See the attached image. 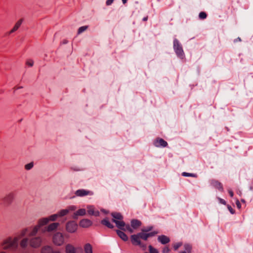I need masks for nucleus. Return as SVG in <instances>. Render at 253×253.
<instances>
[{"instance_id": "1", "label": "nucleus", "mask_w": 253, "mask_h": 253, "mask_svg": "<svg viewBox=\"0 0 253 253\" xmlns=\"http://www.w3.org/2000/svg\"><path fill=\"white\" fill-rule=\"evenodd\" d=\"M40 228L36 225L33 227L26 228L23 229L19 235V237H15L14 238L8 237L4 240L1 243L3 249L4 250H14L17 248L18 246L19 239L24 236L28 233L29 237H34L36 235Z\"/></svg>"}, {"instance_id": "2", "label": "nucleus", "mask_w": 253, "mask_h": 253, "mask_svg": "<svg viewBox=\"0 0 253 253\" xmlns=\"http://www.w3.org/2000/svg\"><path fill=\"white\" fill-rule=\"evenodd\" d=\"M148 238L147 233L145 232H140L136 235H133L131 236V241L133 244L135 245H139L141 246V241L140 239H142L146 241Z\"/></svg>"}, {"instance_id": "3", "label": "nucleus", "mask_w": 253, "mask_h": 253, "mask_svg": "<svg viewBox=\"0 0 253 253\" xmlns=\"http://www.w3.org/2000/svg\"><path fill=\"white\" fill-rule=\"evenodd\" d=\"M173 48L176 55L180 58L182 59L184 56L182 47L178 40L176 39L173 41Z\"/></svg>"}, {"instance_id": "4", "label": "nucleus", "mask_w": 253, "mask_h": 253, "mask_svg": "<svg viewBox=\"0 0 253 253\" xmlns=\"http://www.w3.org/2000/svg\"><path fill=\"white\" fill-rule=\"evenodd\" d=\"M14 199V194L9 192L1 199V204L5 207L10 206Z\"/></svg>"}, {"instance_id": "5", "label": "nucleus", "mask_w": 253, "mask_h": 253, "mask_svg": "<svg viewBox=\"0 0 253 253\" xmlns=\"http://www.w3.org/2000/svg\"><path fill=\"white\" fill-rule=\"evenodd\" d=\"M53 242L57 246H61L64 242L63 235L59 232L55 233L53 237Z\"/></svg>"}, {"instance_id": "6", "label": "nucleus", "mask_w": 253, "mask_h": 253, "mask_svg": "<svg viewBox=\"0 0 253 253\" xmlns=\"http://www.w3.org/2000/svg\"><path fill=\"white\" fill-rule=\"evenodd\" d=\"M42 242V239L41 237H32L29 240L30 245L33 248H38L40 247Z\"/></svg>"}, {"instance_id": "7", "label": "nucleus", "mask_w": 253, "mask_h": 253, "mask_svg": "<svg viewBox=\"0 0 253 253\" xmlns=\"http://www.w3.org/2000/svg\"><path fill=\"white\" fill-rule=\"evenodd\" d=\"M77 224L74 221H71L67 223L66 226V230L70 233H74L77 229Z\"/></svg>"}, {"instance_id": "8", "label": "nucleus", "mask_w": 253, "mask_h": 253, "mask_svg": "<svg viewBox=\"0 0 253 253\" xmlns=\"http://www.w3.org/2000/svg\"><path fill=\"white\" fill-rule=\"evenodd\" d=\"M75 194L77 196L84 197L87 195L92 196L93 195V192L91 191L82 189L77 190Z\"/></svg>"}, {"instance_id": "9", "label": "nucleus", "mask_w": 253, "mask_h": 253, "mask_svg": "<svg viewBox=\"0 0 253 253\" xmlns=\"http://www.w3.org/2000/svg\"><path fill=\"white\" fill-rule=\"evenodd\" d=\"M154 145L156 147H165L168 145V143L162 138H158L155 141Z\"/></svg>"}, {"instance_id": "10", "label": "nucleus", "mask_w": 253, "mask_h": 253, "mask_svg": "<svg viewBox=\"0 0 253 253\" xmlns=\"http://www.w3.org/2000/svg\"><path fill=\"white\" fill-rule=\"evenodd\" d=\"M92 222L88 219H84L80 221L79 225L83 228H87L91 226Z\"/></svg>"}, {"instance_id": "11", "label": "nucleus", "mask_w": 253, "mask_h": 253, "mask_svg": "<svg viewBox=\"0 0 253 253\" xmlns=\"http://www.w3.org/2000/svg\"><path fill=\"white\" fill-rule=\"evenodd\" d=\"M158 241L162 244L165 245L169 242V238L165 235L159 236L158 237Z\"/></svg>"}, {"instance_id": "12", "label": "nucleus", "mask_w": 253, "mask_h": 253, "mask_svg": "<svg viewBox=\"0 0 253 253\" xmlns=\"http://www.w3.org/2000/svg\"><path fill=\"white\" fill-rule=\"evenodd\" d=\"M87 209V212L89 215H95L96 216H99V212L98 211H95L94 208L92 206H88Z\"/></svg>"}, {"instance_id": "13", "label": "nucleus", "mask_w": 253, "mask_h": 253, "mask_svg": "<svg viewBox=\"0 0 253 253\" xmlns=\"http://www.w3.org/2000/svg\"><path fill=\"white\" fill-rule=\"evenodd\" d=\"M59 225V224L58 223H52L49 224L47 227H45V230L43 231V232H44L45 231H47L48 232L54 231L57 228V227Z\"/></svg>"}, {"instance_id": "14", "label": "nucleus", "mask_w": 253, "mask_h": 253, "mask_svg": "<svg viewBox=\"0 0 253 253\" xmlns=\"http://www.w3.org/2000/svg\"><path fill=\"white\" fill-rule=\"evenodd\" d=\"M112 221L115 222L117 227L119 229L125 230V223L123 221H119L116 219H112Z\"/></svg>"}, {"instance_id": "15", "label": "nucleus", "mask_w": 253, "mask_h": 253, "mask_svg": "<svg viewBox=\"0 0 253 253\" xmlns=\"http://www.w3.org/2000/svg\"><path fill=\"white\" fill-rule=\"evenodd\" d=\"M23 21V19H20V20H19L15 24L14 27L9 31V34H11L14 33V32L16 31L21 26Z\"/></svg>"}, {"instance_id": "16", "label": "nucleus", "mask_w": 253, "mask_h": 253, "mask_svg": "<svg viewBox=\"0 0 253 253\" xmlns=\"http://www.w3.org/2000/svg\"><path fill=\"white\" fill-rule=\"evenodd\" d=\"M86 213V211L84 209H81L74 213L73 218L77 219L78 216H83Z\"/></svg>"}, {"instance_id": "17", "label": "nucleus", "mask_w": 253, "mask_h": 253, "mask_svg": "<svg viewBox=\"0 0 253 253\" xmlns=\"http://www.w3.org/2000/svg\"><path fill=\"white\" fill-rule=\"evenodd\" d=\"M49 222V219L48 218H43L42 219H40L38 221V224L37 225V226L40 228L42 226L47 224V223Z\"/></svg>"}, {"instance_id": "18", "label": "nucleus", "mask_w": 253, "mask_h": 253, "mask_svg": "<svg viewBox=\"0 0 253 253\" xmlns=\"http://www.w3.org/2000/svg\"><path fill=\"white\" fill-rule=\"evenodd\" d=\"M211 184L216 188L218 189L220 191L223 190V187L222 184L219 181L215 180H212L211 182Z\"/></svg>"}, {"instance_id": "19", "label": "nucleus", "mask_w": 253, "mask_h": 253, "mask_svg": "<svg viewBox=\"0 0 253 253\" xmlns=\"http://www.w3.org/2000/svg\"><path fill=\"white\" fill-rule=\"evenodd\" d=\"M65 251L66 253H76L75 248L70 244L66 245Z\"/></svg>"}, {"instance_id": "20", "label": "nucleus", "mask_w": 253, "mask_h": 253, "mask_svg": "<svg viewBox=\"0 0 253 253\" xmlns=\"http://www.w3.org/2000/svg\"><path fill=\"white\" fill-rule=\"evenodd\" d=\"M141 224V221L137 219H132L131 221V225L134 229H136Z\"/></svg>"}, {"instance_id": "21", "label": "nucleus", "mask_w": 253, "mask_h": 253, "mask_svg": "<svg viewBox=\"0 0 253 253\" xmlns=\"http://www.w3.org/2000/svg\"><path fill=\"white\" fill-rule=\"evenodd\" d=\"M118 235L124 241H126L127 240L128 238L126 235L122 231L117 230Z\"/></svg>"}, {"instance_id": "22", "label": "nucleus", "mask_w": 253, "mask_h": 253, "mask_svg": "<svg viewBox=\"0 0 253 253\" xmlns=\"http://www.w3.org/2000/svg\"><path fill=\"white\" fill-rule=\"evenodd\" d=\"M101 224L106 226L107 227L112 229L114 228V225L112 224L108 220V219L106 218L103 219L101 222Z\"/></svg>"}, {"instance_id": "23", "label": "nucleus", "mask_w": 253, "mask_h": 253, "mask_svg": "<svg viewBox=\"0 0 253 253\" xmlns=\"http://www.w3.org/2000/svg\"><path fill=\"white\" fill-rule=\"evenodd\" d=\"M54 251L50 246H45L42 249V253H54Z\"/></svg>"}, {"instance_id": "24", "label": "nucleus", "mask_w": 253, "mask_h": 253, "mask_svg": "<svg viewBox=\"0 0 253 253\" xmlns=\"http://www.w3.org/2000/svg\"><path fill=\"white\" fill-rule=\"evenodd\" d=\"M111 215L113 217V219L116 220H122L123 218V216L119 212H112Z\"/></svg>"}, {"instance_id": "25", "label": "nucleus", "mask_w": 253, "mask_h": 253, "mask_svg": "<svg viewBox=\"0 0 253 253\" xmlns=\"http://www.w3.org/2000/svg\"><path fill=\"white\" fill-rule=\"evenodd\" d=\"M85 253H92V248L89 243L86 244L84 247Z\"/></svg>"}, {"instance_id": "26", "label": "nucleus", "mask_w": 253, "mask_h": 253, "mask_svg": "<svg viewBox=\"0 0 253 253\" xmlns=\"http://www.w3.org/2000/svg\"><path fill=\"white\" fill-rule=\"evenodd\" d=\"M29 242V239L28 238H25L22 240L20 242V246L22 248H25L27 247L28 244Z\"/></svg>"}, {"instance_id": "27", "label": "nucleus", "mask_w": 253, "mask_h": 253, "mask_svg": "<svg viewBox=\"0 0 253 253\" xmlns=\"http://www.w3.org/2000/svg\"><path fill=\"white\" fill-rule=\"evenodd\" d=\"M68 213V211L67 209L62 210L58 212V215L59 217L63 216L66 215Z\"/></svg>"}, {"instance_id": "28", "label": "nucleus", "mask_w": 253, "mask_h": 253, "mask_svg": "<svg viewBox=\"0 0 253 253\" xmlns=\"http://www.w3.org/2000/svg\"><path fill=\"white\" fill-rule=\"evenodd\" d=\"M58 217H59V216L58 215V213H57L56 214H52L49 216L48 219H49V221H55Z\"/></svg>"}, {"instance_id": "29", "label": "nucleus", "mask_w": 253, "mask_h": 253, "mask_svg": "<svg viewBox=\"0 0 253 253\" xmlns=\"http://www.w3.org/2000/svg\"><path fill=\"white\" fill-rule=\"evenodd\" d=\"M184 249L188 253H190L191 252L192 246L190 244H185L184 245Z\"/></svg>"}, {"instance_id": "30", "label": "nucleus", "mask_w": 253, "mask_h": 253, "mask_svg": "<svg viewBox=\"0 0 253 253\" xmlns=\"http://www.w3.org/2000/svg\"><path fill=\"white\" fill-rule=\"evenodd\" d=\"M33 167H34V163L31 162V163L25 165V169L26 170H29L33 168Z\"/></svg>"}, {"instance_id": "31", "label": "nucleus", "mask_w": 253, "mask_h": 253, "mask_svg": "<svg viewBox=\"0 0 253 253\" xmlns=\"http://www.w3.org/2000/svg\"><path fill=\"white\" fill-rule=\"evenodd\" d=\"M182 175L183 176H191L195 177L197 176L196 174L192 173H188L186 172H183L182 173Z\"/></svg>"}, {"instance_id": "32", "label": "nucleus", "mask_w": 253, "mask_h": 253, "mask_svg": "<svg viewBox=\"0 0 253 253\" xmlns=\"http://www.w3.org/2000/svg\"><path fill=\"white\" fill-rule=\"evenodd\" d=\"M87 26H82V27H80L78 31V34H81L83 32L85 31L87 29Z\"/></svg>"}, {"instance_id": "33", "label": "nucleus", "mask_w": 253, "mask_h": 253, "mask_svg": "<svg viewBox=\"0 0 253 253\" xmlns=\"http://www.w3.org/2000/svg\"><path fill=\"white\" fill-rule=\"evenodd\" d=\"M149 250L150 253H158V251L156 249L154 248L151 245L149 246Z\"/></svg>"}, {"instance_id": "34", "label": "nucleus", "mask_w": 253, "mask_h": 253, "mask_svg": "<svg viewBox=\"0 0 253 253\" xmlns=\"http://www.w3.org/2000/svg\"><path fill=\"white\" fill-rule=\"evenodd\" d=\"M199 18L201 19L206 18L207 15L205 12H201L199 15Z\"/></svg>"}, {"instance_id": "35", "label": "nucleus", "mask_w": 253, "mask_h": 253, "mask_svg": "<svg viewBox=\"0 0 253 253\" xmlns=\"http://www.w3.org/2000/svg\"><path fill=\"white\" fill-rule=\"evenodd\" d=\"M152 229H153L152 226H148V227H147L142 229V231L143 232H145L146 233L147 232L152 230Z\"/></svg>"}, {"instance_id": "36", "label": "nucleus", "mask_w": 253, "mask_h": 253, "mask_svg": "<svg viewBox=\"0 0 253 253\" xmlns=\"http://www.w3.org/2000/svg\"><path fill=\"white\" fill-rule=\"evenodd\" d=\"M182 246L181 243H177L173 245V248L175 250H177L180 247Z\"/></svg>"}, {"instance_id": "37", "label": "nucleus", "mask_w": 253, "mask_h": 253, "mask_svg": "<svg viewBox=\"0 0 253 253\" xmlns=\"http://www.w3.org/2000/svg\"><path fill=\"white\" fill-rule=\"evenodd\" d=\"M26 64L29 67H32L34 64V61L32 60H28L26 61Z\"/></svg>"}, {"instance_id": "38", "label": "nucleus", "mask_w": 253, "mask_h": 253, "mask_svg": "<svg viewBox=\"0 0 253 253\" xmlns=\"http://www.w3.org/2000/svg\"><path fill=\"white\" fill-rule=\"evenodd\" d=\"M68 211V213L71 211H74L76 209V207L75 206H71L69 207L67 209H66Z\"/></svg>"}, {"instance_id": "39", "label": "nucleus", "mask_w": 253, "mask_h": 253, "mask_svg": "<svg viewBox=\"0 0 253 253\" xmlns=\"http://www.w3.org/2000/svg\"><path fill=\"white\" fill-rule=\"evenodd\" d=\"M158 233V232H157V231H153V232L147 233V235H148V238H149L150 237H152Z\"/></svg>"}, {"instance_id": "40", "label": "nucleus", "mask_w": 253, "mask_h": 253, "mask_svg": "<svg viewBox=\"0 0 253 253\" xmlns=\"http://www.w3.org/2000/svg\"><path fill=\"white\" fill-rule=\"evenodd\" d=\"M169 249L168 247H166L163 249L162 253H168L169 252Z\"/></svg>"}, {"instance_id": "41", "label": "nucleus", "mask_w": 253, "mask_h": 253, "mask_svg": "<svg viewBox=\"0 0 253 253\" xmlns=\"http://www.w3.org/2000/svg\"><path fill=\"white\" fill-rule=\"evenodd\" d=\"M114 0H107L106 4L107 5H110L113 2Z\"/></svg>"}, {"instance_id": "42", "label": "nucleus", "mask_w": 253, "mask_h": 253, "mask_svg": "<svg viewBox=\"0 0 253 253\" xmlns=\"http://www.w3.org/2000/svg\"><path fill=\"white\" fill-rule=\"evenodd\" d=\"M126 228L127 230L129 231L130 233L133 232L132 229L130 228L129 225H127L126 226Z\"/></svg>"}, {"instance_id": "43", "label": "nucleus", "mask_w": 253, "mask_h": 253, "mask_svg": "<svg viewBox=\"0 0 253 253\" xmlns=\"http://www.w3.org/2000/svg\"><path fill=\"white\" fill-rule=\"evenodd\" d=\"M228 209L229 210V211H230V212L232 213V214H233L235 212L234 210L232 208V207L230 206H228Z\"/></svg>"}, {"instance_id": "44", "label": "nucleus", "mask_w": 253, "mask_h": 253, "mask_svg": "<svg viewBox=\"0 0 253 253\" xmlns=\"http://www.w3.org/2000/svg\"><path fill=\"white\" fill-rule=\"evenodd\" d=\"M236 205H237V207L239 208V209H240L241 207V205L240 203V202L239 201V200H237L236 201Z\"/></svg>"}, {"instance_id": "45", "label": "nucleus", "mask_w": 253, "mask_h": 253, "mask_svg": "<svg viewBox=\"0 0 253 253\" xmlns=\"http://www.w3.org/2000/svg\"><path fill=\"white\" fill-rule=\"evenodd\" d=\"M219 201H220V203H221V204H222L223 205H225L226 204V202L223 199L219 198Z\"/></svg>"}, {"instance_id": "46", "label": "nucleus", "mask_w": 253, "mask_h": 253, "mask_svg": "<svg viewBox=\"0 0 253 253\" xmlns=\"http://www.w3.org/2000/svg\"><path fill=\"white\" fill-rule=\"evenodd\" d=\"M228 192H229V194L230 195V196L231 197H233V195H234V193H233V192L231 190H229L228 191Z\"/></svg>"}, {"instance_id": "47", "label": "nucleus", "mask_w": 253, "mask_h": 253, "mask_svg": "<svg viewBox=\"0 0 253 253\" xmlns=\"http://www.w3.org/2000/svg\"><path fill=\"white\" fill-rule=\"evenodd\" d=\"M240 42L241 41V39L240 38L238 37V38H237L236 39L234 40V42Z\"/></svg>"}, {"instance_id": "48", "label": "nucleus", "mask_w": 253, "mask_h": 253, "mask_svg": "<svg viewBox=\"0 0 253 253\" xmlns=\"http://www.w3.org/2000/svg\"><path fill=\"white\" fill-rule=\"evenodd\" d=\"M68 42V41L67 40H64L63 41H62V43L63 44H67V43Z\"/></svg>"}, {"instance_id": "49", "label": "nucleus", "mask_w": 253, "mask_h": 253, "mask_svg": "<svg viewBox=\"0 0 253 253\" xmlns=\"http://www.w3.org/2000/svg\"><path fill=\"white\" fill-rule=\"evenodd\" d=\"M122 2L123 3V4H125L126 3L127 0H122Z\"/></svg>"}, {"instance_id": "50", "label": "nucleus", "mask_w": 253, "mask_h": 253, "mask_svg": "<svg viewBox=\"0 0 253 253\" xmlns=\"http://www.w3.org/2000/svg\"><path fill=\"white\" fill-rule=\"evenodd\" d=\"M147 19H148V17H144L143 18V20L144 21H147Z\"/></svg>"}, {"instance_id": "51", "label": "nucleus", "mask_w": 253, "mask_h": 253, "mask_svg": "<svg viewBox=\"0 0 253 253\" xmlns=\"http://www.w3.org/2000/svg\"><path fill=\"white\" fill-rule=\"evenodd\" d=\"M22 88V86H20V87H15L14 88V89L15 90H16V89H19V88Z\"/></svg>"}, {"instance_id": "52", "label": "nucleus", "mask_w": 253, "mask_h": 253, "mask_svg": "<svg viewBox=\"0 0 253 253\" xmlns=\"http://www.w3.org/2000/svg\"><path fill=\"white\" fill-rule=\"evenodd\" d=\"M54 253H60V252H59V251H54Z\"/></svg>"}, {"instance_id": "53", "label": "nucleus", "mask_w": 253, "mask_h": 253, "mask_svg": "<svg viewBox=\"0 0 253 253\" xmlns=\"http://www.w3.org/2000/svg\"><path fill=\"white\" fill-rule=\"evenodd\" d=\"M179 253H186L185 251L180 252Z\"/></svg>"}, {"instance_id": "54", "label": "nucleus", "mask_w": 253, "mask_h": 253, "mask_svg": "<svg viewBox=\"0 0 253 253\" xmlns=\"http://www.w3.org/2000/svg\"><path fill=\"white\" fill-rule=\"evenodd\" d=\"M0 253H6L4 252H0Z\"/></svg>"}]
</instances>
